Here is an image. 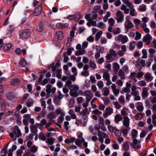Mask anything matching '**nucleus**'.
Masks as SVG:
<instances>
[{
    "label": "nucleus",
    "mask_w": 156,
    "mask_h": 156,
    "mask_svg": "<svg viewBox=\"0 0 156 156\" xmlns=\"http://www.w3.org/2000/svg\"><path fill=\"white\" fill-rule=\"evenodd\" d=\"M20 65L22 67H25L27 65L26 62L24 59L22 58L20 62Z\"/></svg>",
    "instance_id": "3c124183"
},
{
    "label": "nucleus",
    "mask_w": 156,
    "mask_h": 156,
    "mask_svg": "<svg viewBox=\"0 0 156 156\" xmlns=\"http://www.w3.org/2000/svg\"><path fill=\"white\" fill-rule=\"evenodd\" d=\"M26 22V18L24 17H21L19 19L18 22L20 25H23Z\"/></svg>",
    "instance_id": "c756f323"
},
{
    "label": "nucleus",
    "mask_w": 156,
    "mask_h": 156,
    "mask_svg": "<svg viewBox=\"0 0 156 156\" xmlns=\"http://www.w3.org/2000/svg\"><path fill=\"white\" fill-rule=\"evenodd\" d=\"M116 38L118 41L121 42L123 44L126 43L129 41L128 38L127 36L122 34L119 35L116 37Z\"/></svg>",
    "instance_id": "39448f33"
},
{
    "label": "nucleus",
    "mask_w": 156,
    "mask_h": 156,
    "mask_svg": "<svg viewBox=\"0 0 156 156\" xmlns=\"http://www.w3.org/2000/svg\"><path fill=\"white\" fill-rule=\"evenodd\" d=\"M75 102V100L73 98H71L68 103V106L69 107H71L73 106Z\"/></svg>",
    "instance_id": "09e8293b"
},
{
    "label": "nucleus",
    "mask_w": 156,
    "mask_h": 156,
    "mask_svg": "<svg viewBox=\"0 0 156 156\" xmlns=\"http://www.w3.org/2000/svg\"><path fill=\"white\" fill-rule=\"evenodd\" d=\"M81 74L82 76H87L89 75V72L88 71L83 70L81 73Z\"/></svg>",
    "instance_id": "13d9d810"
},
{
    "label": "nucleus",
    "mask_w": 156,
    "mask_h": 156,
    "mask_svg": "<svg viewBox=\"0 0 156 156\" xmlns=\"http://www.w3.org/2000/svg\"><path fill=\"white\" fill-rule=\"evenodd\" d=\"M20 80L18 79H14L12 80L10 82V84L12 86L14 85L20 83Z\"/></svg>",
    "instance_id": "7c9ffc66"
},
{
    "label": "nucleus",
    "mask_w": 156,
    "mask_h": 156,
    "mask_svg": "<svg viewBox=\"0 0 156 156\" xmlns=\"http://www.w3.org/2000/svg\"><path fill=\"white\" fill-rule=\"evenodd\" d=\"M56 77L59 79H60L62 76V70L61 69H57L55 72Z\"/></svg>",
    "instance_id": "2f4dec72"
},
{
    "label": "nucleus",
    "mask_w": 156,
    "mask_h": 156,
    "mask_svg": "<svg viewBox=\"0 0 156 156\" xmlns=\"http://www.w3.org/2000/svg\"><path fill=\"white\" fill-rule=\"evenodd\" d=\"M123 147L126 151L128 150L129 148V143L127 142H124L123 144Z\"/></svg>",
    "instance_id": "8fccbe9b"
},
{
    "label": "nucleus",
    "mask_w": 156,
    "mask_h": 156,
    "mask_svg": "<svg viewBox=\"0 0 156 156\" xmlns=\"http://www.w3.org/2000/svg\"><path fill=\"white\" fill-rule=\"evenodd\" d=\"M47 117L49 119L50 121H52L53 123L55 121L53 119V118H55V116L54 113L50 112L48 115Z\"/></svg>",
    "instance_id": "4be33fe9"
},
{
    "label": "nucleus",
    "mask_w": 156,
    "mask_h": 156,
    "mask_svg": "<svg viewBox=\"0 0 156 156\" xmlns=\"http://www.w3.org/2000/svg\"><path fill=\"white\" fill-rule=\"evenodd\" d=\"M124 16L122 12L120 10H118L116 13L115 19L118 23L122 22L124 20Z\"/></svg>",
    "instance_id": "7ed1b4c3"
},
{
    "label": "nucleus",
    "mask_w": 156,
    "mask_h": 156,
    "mask_svg": "<svg viewBox=\"0 0 156 156\" xmlns=\"http://www.w3.org/2000/svg\"><path fill=\"white\" fill-rule=\"evenodd\" d=\"M129 14L132 16H135L136 15V13L135 12V10L134 8H130Z\"/></svg>",
    "instance_id": "37998d69"
},
{
    "label": "nucleus",
    "mask_w": 156,
    "mask_h": 156,
    "mask_svg": "<svg viewBox=\"0 0 156 156\" xmlns=\"http://www.w3.org/2000/svg\"><path fill=\"white\" fill-rule=\"evenodd\" d=\"M143 55L142 58H147V53L146 50L144 49H143L142 51Z\"/></svg>",
    "instance_id": "a18cd8bd"
},
{
    "label": "nucleus",
    "mask_w": 156,
    "mask_h": 156,
    "mask_svg": "<svg viewBox=\"0 0 156 156\" xmlns=\"http://www.w3.org/2000/svg\"><path fill=\"white\" fill-rule=\"evenodd\" d=\"M113 113V109L112 108L110 107L107 108L105 109V112L103 113V116L105 118H106Z\"/></svg>",
    "instance_id": "423d86ee"
},
{
    "label": "nucleus",
    "mask_w": 156,
    "mask_h": 156,
    "mask_svg": "<svg viewBox=\"0 0 156 156\" xmlns=\"http://www.w3.org/2000/svg\"><path fill=\"white\" fill-rule=\"evenodd\" d=\"M30 34L28 30H25L21 31L20 34V37L22 39H26L28 38Z\"/></svg>",
    "instance_id": "20e7f679"
},
{
    "label": "nucleus",
    "mask_w": 156,
    "mask_h": 156,
    "mask_svg": "<svg viewBox=\"0 0 156 156\" xmlns=\"http://www.w3.org/2000/svg\"><path fill=\"white\" fill-rule=\"evenodd\" d=\"M138 84L140 86L143 87L146 86V83L144 80H140L138 82Z\"/></svg>",
    "instance_id": "0e129e2a"
},
{
    "label": "nucleus",
    "mask_w": 156,
    "mask_h": 156,
    "mask_svg": "<svg viewBox=\"0 0 156 156\" xmlns=\"http://www.w3.org/2000/svg\"><path fill=\"white\" fill-rule=\"evenodd\" d=\"M147 25L146 23H142L140 25V27L142 28L144 31L147 34H148L150 32L149 29L147 27Z\"/></svg>",
    "instance_id": "dca6fc26"
},
{
    "label": "nucleus",
    "mask_w": 156,
    "mask_h": 156,
    "mask_svg": "<svg viewBox=\"0 0 156 156\" xmlns=\"http://www.w3.org/2000/svg\"><path fill=\"white\" fill-rule=\"evenodd\" d=\"M7 97L10 100H12L14 99V97L12 93H9L7 95Z\"/></svg>",
    "instance_id": "774afa93"
},
{
    "label": "nucleus",
    "mask_w": 156,
    "mask_h": 156,
    "mask_svg": "<svg viewBox=\"0 0 156 156\" xmlns=\"http://www.w3.org/2000/svg\"><path fill=\"white\" fill-rule=\"evenodd\" d=\"M84 95L86 97V100L90 101L92 98V95L90 90H87L84 93Z\"/></svg>",
    "instance_id": "4468645a"
},
{
    "label": "nucleus",
    "mask_w": 156,
    "mask_h": 156,
    "mask_svg": "<svg viewBox=\"0 0 156 156\" xmlns=\"http://www.w3.org/2000/svg\"><path fill=\"white\" fill-rule=\"evenodd\" d=\"M65 115H61L58 117V122L59 123H62L64 120V116Z\"/></svg>",
    "instance_id": "052dcab7"
},
{
    "label": "nucleus",
    "mask_w": 156,
    "mask_h": 156,
    "mask_svg": "<svg viewBox=\"0 0 156 156\" xmlns=\"http://www.w3.org/2000/svg\"><path fill=\"white\" fill-rule=\"evenodd\" d=\"M102 32L101 31H100L98 32L96 35L95 40L96 41H98L100 38V36L102 34Z\"/></svg>",
    "instance_id": "5fc2aeb1"
},
{
    "label": "nucleus",
    "mask_w": 156,
    "mask_h": 156,
    "mask_svg": "<svg viewBox=\"0 0 156 156\" xmlns=\"http://www.w3.org/2000/svg\"><path fill=\"white\" fill-rule=\"evenodd\" d=\"M108 23L110 26H113L115 23V21L112 18H110L108 19Z\"/></svg>",
    "instance_id": "603ef678"
},
{
    "label": "nucleus",
    "mask_w": 156,
    "mask_h": 156,
    "mask_svg": "<svg viewBox=\"0 0 156 156\" xmlns=\"http://www.w3.org/2000/svg\"><path fill=\"white\" fill-rule=\"evenodd\" d=\"M137 131L135 129H133L132 132V138L133 139H136V135L137 134Z\"/></svg>",
    "instance_id": "c03bdc74"
},
{
    "label": "nucleus",
    "mask_w": 156,
    "mask_h": 156,
    "mask_svg": "<svg viewBox=\"0 0 156 156\" xmlns=\"http://www.w3.org/2000/svg\"><path fill=\"white\" fill-rule=\"evenodd\" d=\"M113 32L114 34H119L120 32V29L119 28H116L113 30Z\"/></svg>",
    "instance_id": "4d7b16f0"
},
{
    "label": "nucleus",
    "mask_w": 156,
    "mask_h": 156,
    "mask_svg": "<svg viewBox=\"0 0 156 156\" xmlns=\"http://www.w3.org/2000/svg\"><path fill=\"white\" fill-rule=\"evenodd\" d=\"M150 27L152 29H154L156 27V24L155 22L153 21H152L151 22Z\"/></svg>",
    "instance_id": "338daca9"
},
{
    "label": "nucleus",
    "mask_w": 156,
    "mask_h": 156,
    "mask_svg": "<svg viewBox=\"0 0 156 156\" xmlns=\"http://www.w3.org/2000/svg\"><path fill=\"white\" fill-rule=\"evenodd\" d=\"M118 75L120 76V79L122 80H124L126 78V77L125 76L124 72L121 69H120L118 72Z\"/></svg>",
    "instance_id": "a878e982"
},
{
    "label": "nucleus",
    "mask_w": 156,
    "mask_h": 156,
    "mask_svg": "<svg viewBox=\"0 0 156 156\" xmlns=\"http://www.w3.org/2000/svg\"><path fill=\"white\" fill-rule=\"evenodd\" d=\"M55 112L57 115H65V113L62 111L61 108H58L55 110Z\"/></svg>",
    "instance_id": "f704fd0d"
},
{
    "label": "nucleus",
    "mask_w": 156,
    "mask_h": 156,
    "mask_svg": "<svg viewBox=\"0 0 156 156\" xmlns=\"http://www.w3.org/2000/svg\"><path fill=\"white\" fill-rule=\"evenodd\" d=\"M145 80L147 82L151 81L153 79V77L151 73H146L144 75Z\"/></svg>",
    "instance_id": "ddd939ff"
},
{
    "label": "nucleus",
    "mask_w": 156,
    "mask_h": 156,
    "mask_svg": "<svg viewBox=\"0 0 156 156\" xmlns=\"http://www.w3.org/2000/svg\"><path fill=\"white\" fill-rule=\"evenodd\" d=\"M13 133L9 134V136L12 139L13 141L16 140V138L20 137L22 135V133L19 127L15 126L13 129Z\"/></svg>",
    "instance_id": "f257e3e1"
},
{
    "label": "nucleus",
    "mask_w": 156,
    "mask_h": 156,
    "mask_svg": "<svg viewBox=\"0 0 156 156\" xmlns=\"http://www.w3.org/2000/svg\"><path fill=\"white\" fill-rule=\"evenodd\" d=\"M113 105L115 106V108L117 109H119L121 107V105L117 101L113 102Z\"/></svg>",
    "instance_id": "a19ab883"
},
{
    "label": "nucleus",
    "mask_w": 156,
    "mask_h": 156,
    "mask_svg": "<svg viewBox=\"0 0 156 156\" xmlns=\"http://www.w3.org/2000/svg\"><path fill=\"white\" fill-rule=\"evenodd\" d=\"M112 56L115 57L116 53L115 50L113 49H111L109 50V53L106 55V58L108 60H111L112 58Z\"/></svg>",
    "instance_id": "1a4fd4ad"
},
{
    "label": "nucleus",
    "mask_w": 156,
    "mask_h": 156,
    "mask_svg": "<svg viewBox=\"0 0 156 156\" xmlns=\"http://www.w3.org/2000/svg\"><path fill=\"white\" fill-rule=\"evenodd\" d=\"M69 114L70 115V117L72 119H76V116L73 109H70L69 111Z\"/></svg>",
    "instance_id": "6ab92c4d"
},
{
    "label": "nucleus",
    "mask_w": 156,
    "mask_h": 156,
    "mask_svg": "<svg viewBox=\"0 0 156 156\" xmlns=\"http://www.w3.org/2000/svg\"><path fill=\"white\" fill-rule=\"evenodd\" d=\"M148 95V89L146 87H143L142 88V95L143 98L146 97Z\"/></svg>",
    "instance_id": "a211bd4d"
},
{
    "label": "nucleus",
    "mask_w": 156,
    "mask_h": 156,
    "mask_svg": "<svg viewBox=\"0 0 156 156\" xmlns=\"http://www.w3.org/2000/svg\"><path fill=\"white\" fill-rule=\"evenodd\" d=\"M97 86L100 88H101L104 86L103 82L102 81H99L98 82Z\"/></svg>",
    "instance_id": "e2e57ef3"
},
{
    "label": "nucleus",
    "mask_w": 156,
    "mask_h": 156,
    "mask_svg": "<svg viewBox=\"0 0 156 156\" xmlns=\"http://www.w3.org/2000/svg\"><path fill=\"white\" fill-rule=\"evenodd\" d=\"M136 45V43L134 41H132L130 42L129 44V49L130 51H133L134 48Z\"/></svg>",
    "instance_id": "72a5a7b5"
},
{
    "label": "nucleus",
    "mask_w": 156,
    "mask_h": 156,
    "mask_svg": "<svg viewBox=\"0 0 156 156\" xmlns=\"http://www.w3.org/2000/svg\"><path fill=\"white\" fill-rule=\"evenodd\" d=\"M122 1L124 4H126V6L130 9L132 8H134V6L131 2H129L128 0H123Z\"/></svg>",
    "instance_id": "aec40b11"
},
{
    "label": "nucleus",
    "mask_w": 156,
    "mask_h": 156,
    "mask_svg": "<svg viewBox=\"0 0 156 156\" xmlns=\"http://www.w3.org/2000/svg\"><path fill=\"white\" fill-rule=\"evenodd\" d=\"M151 45L152 48H156V39H153L151 42Z\"/></svg>",
    "instance_id": "69168bd1"
},
{
    "label": "nucleus",
    "mask_w": 156,
    "mask_h": 156,
    "mask_svg": "<svg viewBox=\"0 0 156 156\" xmlns=\"http://www.w3.org/2000/svg\"><path fill=\"white\" fill-rule=\"evenodd\" d=\"M89 64L90 68H92L93 69H95L97 68L96 64L92 60H90Z\"/></svg>",
    "instance_id": "c9c22d12"
},
{
    "label": "nucleus",
    "mask_w": 156,
    "mask_h": 156,
    "mask_svg": "<svg viewBox=\"0 0 156 156\" xmlns=\"http://www.w3.org/2000/svg\"><path fill=\"white\" fill-rule=\"evenodd\" d=\"M126 27L128 28H131L133 27V23L129 20H127L126 22Z\"/></svg>",
    "instance_id": "ea45409f"
},
{
    "label": "nucleus",
    "mask_w": 156,
    "mask_h": 156,
    "mask_svg": "<svg viewBox=\"0 0 156 156\" xmlns=\"http://www.w3.org/2000/svg\"><path fill=\"white\" fill-rule=\"evenodd\" d=\"M70 95L73 97H76L78 96V94L77 91H75L74 92H72L71 91H70L69 92Z\"/></svg>",
    "instance_id": "6e6d98bb"
},
{
    "label": "nucleus",
    "mask_w": 156,
    "mask_h": 156,
    "mask_svg": "<svg viewBox=\"0 0 156 156\" xmlns=\"http://www.w3.org/2000/svg\"><path fill=\"white\" fill-rule=\"evenodd\" d=\"M152 39V37L149 34H146L142 39L143 41L146 42L147 45H149L150 44L151 41Z\"/></svg>",
    "instance_id": "0eeeda50"
},
{
    "label": "nucleus",
    "mask_w": 156,
    "mask_h": 156,
    "mask_svg": "<svg viewBox=\"0 0 156 156\" xmlns=\"http://www.w3.org/2000/svg\"><path fill=\"white\" fill-rule=\"evenodd\" d=\"M85 52V50L83 49H81L79 50V51H76L75 53V54L76 56L82 55H83Z\"/></svg>",
    "instance_id": "b1692460"
},
{
    "label": "nucleus",
    "mask_w": 156,
    "mask_h": 156,
    "mask_svg": "<svg viewBox=\"0 0 156 156\" xmlns=\"http://www.w3.org/2000/svg\"><path fill=\"white\" fill-rule=\"evenodd\" d=\"M48 68L49 69L51 68V71L53 72H55V71L56 72V70L57 69H56L57 68L55 67L54 63L51 64L50 66L48 67Z\"/></svg>",
    "instance_id": "bf43d9fd"
},
{
    "label": "nucleus",
    "mask_w": 156,
    "mask_h": 156,
    "mask_svg": "<svg viewBox=\"0 0 156 156\" xmlns=\"http://www.w3.org/2000/svg\"><path fill=\"white\" fill-rule=\"evenodd\" d=\"M98 126L102 131H105L106 130V128L105 126L104 123L99 122Z\"/></svg>",
    "instance_id": "473e14b6"
},
{
    "label": "nucleus",
    "mask_w": 156,
    "mask_h": 156,
    "mask_svg": "<svg viewBox=\"0 0 156 156\" xmlns=\"http://www.w3.org/2000/svg\"><path fill=\"white\" fill-rule=\"evenodd\" d=\"M80 13H77L76 15H69L66 17V18L69 20H74L76 21H77L80 18Z\"/></svg>",
    "instance_id": "9b49d317"
},
{
    "label": "nucleus",
    "mask_w": 156,
    "mask_h": 156,
    "mask_svg": "<svg viewBox=\"0 0 156 156\" xmlns=\"http://www.w3.org/2000/svg\"><path fill=\"white\" fill-rule=\"evenodd\" d=\"M143 115L141 113H139L136 115L135 116V118L136 120H140L143 117Z\"/></svg>",
    "instance_id": "4c0bfd02"
},
{
    "label": "nucleus",
    "mask_w": 156,
    "mask_h": 156,
    "mask_svg": "<svg viewBox=\"0 0 156 156\" xmlns=\"http://www.w3.org/2000/svg\"><path fill=\"white\" fill-rule=\"evenodd\" d=\"M140 140L137 141L136 139H133V143L132 144L133 147L135 149L140 148L141 147V145L140 144Z\"/></svg>",
    "instance_id": "f8f14e48"
},
{
    "label": "nucleus",
    "mask_w": 156,
    "mask_h": 156,
    "mask_svg": "<svg viewBox=\"0 0 156 156\" xmlns=\"http://www.w3.org/2000/svg\"><path fill=\"white\" fill-rule=\"evenodd\" d=\"M141 34L139 33L137 31L136 33V37H135V40H137L141 38Z\"/></svg>",
    "instance_id": "680f3d73"
},
{
    "label": "nucleus",
    "mask_w": 156,
    "mask_h": 156,
    "mask_svg": "<svg viewBox=\"0 0 156 156\" xmlns=\"http://www.w3.org/2000/svg\"><path fill=\"white\" fill-rule=\"evenodd\" d=\"M52 86L50 84H48L46 86L47 89L46 90V91L48 94V95L47 96V98H48L49 96V94L51 93V90Z\"/></svg>",
    "instance_id": "c85d7f7f"
},
{
    "label": "nucleus",
    "mask_w": 156,
    "mask_h": 156,
    "mask_svg": "<svg viewBox=\"0 0 156 156\" xmlns=\"http://www.w3.org/2000/svg\"><path fill=\"white\" fill-rule=\"evenodd\" d=\"M14 27L13 25H10L5 28L4 30L5 34L6 35L11 34L14 30Z\"/></svg>",
    "instance_id": "6e6552de"
},
{
    "label": "nucleus",
    "mask_w": 156,
    "mask_h": 156,
    "mask_svg": "<svg viewBox=\"0 0 156 156\" xmlns=\"http://www.w3.org/2000/svg\"><path fill=\"white\" fill-rule=\"evenodd\" d=\"M118 100L120 104L123 105L124 104L125 99L123 96H120L118 99Z\"/></svg>",
    "instance_id": "79ce46f5"
},
{
    "label": "nucleus",
    "mask_w": 156,
    "mask_h": 156,
    "mask_svg": "<svg viewBox=\"0 0 156 156\" xmlns=\"http://www.w3.org/2000/svg\"><path fill=\"white\" fill-rule=\"evenodd\" d=\"M138 106L137 107V109L139 112H142L144 109V107L142 103L138 102L137 103Z\"/></svg>",
    "instance_id": "393cba45"
},
{
    "label": "nucleus",
    "mask_w": 156,
    "mask_h": 156,
    "mask_svg": "<svg viewBox=\"0 0 156 156\" xmlns=\"http://www.w3.org/2000/svg\"><path fill=\"white\" fill-rule=\"evenodd\" d=\"M34 102V101L32 99L30 98L26 102L27 106L28 107L31 106L33 105Z\"/></svg>",
    "instance_id": "e433bc0d"
},
{
    "label": "nucleus",
    "mask_w": 156,
    "mask_h": 156,
    "mask_svg": "<svg viewBox=\"0 0 156 156\" xmlns=\"http://www.w3.org/2000/svg\"><path fill=\"white\" fill-rule=\"evenodd\" d=\"M98 135L99 137H102L103 138H106L108 137V136L105 133L100 131L98 132Z\"/></svg>",
    "instance_id": "412c9836"
},
{
    "label": "nucleus",
    "mask_w": 156,
    "mask_h": 156,
    "mask_svg": "<svg viewBox=\"0 0 156 156\" xmlns=\"http://www.w3.org/2000/svg\"><path fill=\"white\" fill-rule=\"evenodd\" d=\"M56 36L57 37L59 40H61L63 37V34L61 31L55 33Z\"/></svg>",
    "instance_id": "58836bf2"
},
{
    "label": "nucleus",
    "mask_w": 156,
    "mask_h": 156,
    "mask_svg": "<svg viewBox=\"0 0 156 156\" xmlns=\"http://www.w3.org/2000/svg\"><path fill=\"white\" fill-rule=\"evenodd\" d=\"M155 52V50L154 48H150L148 49V52L151 56H152Z\"/></svg>",
    "instance_id": "864d4df0"
},
{
    "label": "nucleus",
    "mask_w": 156,
    "mask_h": 156,
    "mask_svg": "<svg viewBox=\"0 0 156 156\" xmlns=\"http://www.w3.org/2000/svg\"><path fill=\"white\" fill-rule=\"evenodd\" d=\"M103 77L106 80H110V74L108 71L105 70L103 74Z\"/></svg>",
    "instance_id": "f3484780"
},
{
    "label": "nucleus",
    "mask_w": 156,
    "mask_h": 156,
    "mask_svg": "<svg viewBox=\"0 0 156 156\" xmlns=\"http://www.w3.org/2000/svg\"><path fill=\"white\" fill-rule=\"evenodd\" d=\"M72 82L70 80H67L66 83V85L70 90L78 91L79 89V87L75 84H72Z\"/></svg>",
    "instance_id": "f03ea898"
},
{
    "label": "nucleus",
    "mask_w": 156,
    "mask_h": 156,
    "mask_svg": "<svg viewBox=\"0 0 156 156\" xmlns=\"http://www.w3.org/2000/svg\"><path fill=\"white\" fill-rule=\"evenodd\" d=\"M147 10V6L144 4H142L140 5L139 7V10L141 12H144Z\"/></svg>",
    "instance_id": "5701e85b"
},
{
    "label": "nucleus",
    "mask_w": 156,
    "mask_h": 156,
    "mask_svg": "<svg viewBox=\"0 0 156 156\" xmlns=\"http://www.w3.org/2000/svg\"><path fill=\"white\" fill-rule=\"evenodd\" d=\"M122 118L121 115L120 114L116 115L115 117V123H117L119 121L122 120Z\"/></svg>",
    "instance_id": "bb28decb"
},
{
    "label": "nucleus",
    "mask_w": 156,
    "mask_h": 156,
    "mask_svg": "<svg viewBox=\"0 0 156 156\" xmlns=\"http://www.w3.org/2000/svg\"><path fill=\"white\" fill-rule=\"evenodd\" d=\"M136 73L135 72H133L130 73L129 76L130 79L134 81L135 82H136L137 80L136 78Z\"/></svg>",
    "instance_id": "cd10ccee"
},
{
    "label": "nucleus",
    "mask_w": 156,
    "mask_h": 156,
    "mask_svg": "<svg viewBox=\"0 0 156 156\" xmlns=\"http://www.w3.org/2000/svg\"><path fill=\"white\" fill-rule=\"evenodd\" d=\"M80 114L81 115H85L89 114V112L88 111V110L87 108H86L84 110L81 111L80 113Z\"/></svg>",
    "instance_id": "de8ad7c7"
},
{
    "label": "nucleus",
    "mask_w": 156,
    "mask_h": 156,
    "mask_svg": "<svg viewBox=\"0 0 156 156\" xmlns=\"http://www.w3.org/2000/svg\"><path fill=\"white\" fill-rule=\"evenodd\" d=\"M122 122L123 125L126 127L128 128L129 126V118L126 116L124 117Z\"/></svg>",
    "instance_id": "2eb2a0df"
},
{
    "label": "nucleus",
    "mask_w": 156,
    "mask_h": 156,
    "mask_svg": "<svg viewBox=\"0 0 156 156\" xmlns=\"http://www.w3.org/2000/svg\"><path fill=\"white\" fill-rule=\"evenodd\" d=\"M42 10V6L38 5L34 10V15L35 16H37L41 13Z\"/></svg>",
    "instance_id": "9d476101"
},
{
    "label": "nucleus",
    "mask_w": 156,
    "mask_h": 156,
    "mask_svg": "<svg viewBox=\"0 0 156 156\" xmlns=\"http://www.w3.org/2000/svg\"><path fill=\"white\" fill-rule=\"evenodd\" d=\"M12 44H9L3 47L4 51H8L11 48Z\"/></svg>",
    "instance_id": "49530a36"
}]
</instances>
